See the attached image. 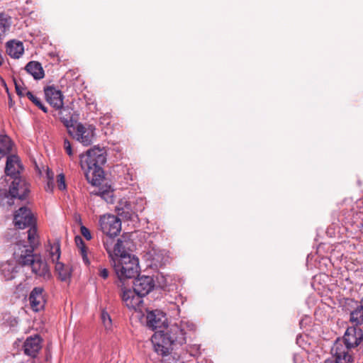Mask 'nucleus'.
<instances>
[{"label":"nucleus","instance_id":"32","mask_svg":"<svg viewBox=\"0 0 363 363\" xmlns=\"http://www.w3.org/2000/svg\"><path fill=\"white\" fill-rule=\"evenodd\" d=\"M101 318L102 323H103L106 330H111L112 320H111L109 314L107 312L103 311L101 313Z\"/></svg>","mask_w":363,"mask_h":363},{"label":"nucleus","instance_id":"2","mask_svg":"<svg viewBox=\"0 0 363 363\" xmlns=\"http://www.w3.org/2000/svg\"><path fill=\"white\" fill-rule=\"evenodd\" d=\"M28 240L29 247L24 242L16 243L13 247V255L18 259L19 263L23 266L30 267L32 272L38 277L48 279L50 277L47 262L36 255H33V250L39 245V238L37 234V228H31L28 230Z\"/></svg>","mask_w":363,"mask_h":363},{"label":"nucleus","instance_id":"11","mask_svg":"<svg viewBox=\"0 0 363 363\" xmlns=\"http://www.w3.org/2000/svg\"><path fill=\"white\" fill-rule=\"evenodd\" d=\"M13 222L15 225L19 229H24L27 227L30 226L29 230L31 228H35L34 224V218L33 216L30 211L26 207L20 208L14 214Z\"/></svg>","mask_w":363,"mask_h":363},{"label":"nucleus","instance_id":"38","mask_svg":"<svg viewBox=\"0 0 363 363\" xmlns=\"http://www.w3.org/2000/svg\"><path fill=\"white\" fill-rule=\"evenodd\" d=\"M16 89L17 94L19 96H24V95L26 96V91H27L26 89H21L19 85H18L17 84H16Z\"/></svg>","mask_w":363,"mask_h":363},{"label":"nucleus","instance_id":"3","mask_svg":"<svg viewBox=\"0 0 363 363\" xmlns=\"http://www.w3.org/2000/svg\"><path fill=\"white\" fill-rule=\"evenodd\" d=\"M81 169L86 179L93 186H99L104 178L103 166L106 162V151L94 146L79 156Z\"/></svg>","mask_w":363,"mask_h":363},{"label":"nucleus","instance_id":"26","mask_svg":"<svg viewBox=\"0 0 363 363\" xmlns=\"http://www.w3.org/2000/svg\"><path fill=\"white\" fill-rule=\"evenodd\" d=\"M13 147V143L11 138L6 135H0V155L4 157L9 154Z\"/></svg>","mask_w":363,"mask_h":363},{"label":"nucleus","instance_id":"29","mask_svg":"<svg viewBox=\"0 0 363 363\" xmlns=\"http://www.w3.org/2000/svg\"><path fill=\"white\" fill-rule=\"evenodd\" d=\"M26 96L44 113L48 112V108L41 101V100L38 97L35 96L31 91H26Z\"/></svg>","mask_w":363,"mask_h":363},{"label":"nucleus","instance_id":"9","mask_svg":"<svg viewBox=\"0 0 363 363\" xmlns=\"http://www.w3.org/2000/svg\"><path fill=\"white\" fill-rule=\"evenodd\" d=\"M121 297L125 306L130 310L141 311L143 308L144 297L138 294L134 289L122 288Z\"/></svg>","mask_w":363,"mask_h":363},{"label":"nucleus","instance_id":"6","mask_svg":"<svg viewBox=\"0 0 363 363\" xmlns=\"http://www.w3.org/2000/svg\"><path fill=\"white\" fill-rule=\"evenodd\" d=\"M68 134L84 146L90 145L95 138V128L92 125L77 122L67 131Z\"/></svg>","mask_w":363,"mask_h":363},{"label":"nucleus","instance_id":"28","mask_svg":"<svg viewBox=\"0 0 363 363\" xmlns=\"http://www.w3.org/2000/svg\"><path fill=\"white\" fill-rule=\"evenodd\" d=\"M75 242H76L77 245L80 249V252H81V255L82 257L83 261L84 262V263L86 264H89V261L87 257L86 247H85V245L84 243L82 238L79 236H76Z\"/></svg>","mask_w":363,"mask_h":363},{"label":"nucleus","instance_id":"37","mask_svg":"<svg viewBox=\"0 0 363 363\" xmlns=\"http://www.w3.org/2000/svg\"><path fill=\"white\" fill-rule=\"evenodd\" d=\"M99 274L101 278H103L104 279H106L108 277L109 272L107 269L101 268V269H99Z\"/></svg>","mask_w":363,"mask_h":363},{"label":"nucleus","instance_id":"31","mask_svg":"<svg viewBox=\"0 0 363 363\" xmlns=\"http://www.w3.org/2000/svg\"><path fill=\"white\" fill-rule=\"evenodd\" d=\"M114 238H110L107 236V238L104 240V246L108 254V257H113V245H114Z\"/></svg>","mask_w":363,"mask_h":363},{"label":"nucleus","instance_id":"27","mask_svg":"<svg viewBox=\"0 0 363 363\" xmlns=\"http://www.w3.org/2000/svg\"><path fill=\"white\" fill-rule=\"evenodd\" d=\"M350 321L354 323L356 325L363 323V297L361 301V306L351 312Z\"/></svg>","mask_w":363,"mask_h":363},{"label":"nucleus","instance_id":"33","mask_svg":"<svg viewBox=\"0 0 363 363\" xmlns=\"http://www.w3.org/2000/svg\"><path fill=\"white\" fill-rule=\"evenodd\" d=\"M96 194L100 196L106 202H112L113 191L110 190V188L106 190L99 189Z\"/></svg>","mask_w":363,"mask_h":363},{"label":"nucleus","instance_id":"15","mask_svg":"<svg viewBox=\"0 0 363 363\" xmlns=\"http://www.w3.org/2000/svg\"><path fill=\"white\" fill-rule=\"evenodd\" d=\"M40 348L41 339L38 335L28 337L23 344L24 353L31 357H35Z\"/></svg>","mask_w":363,"mask_h":363},{"label":"nucleus","instance_id":"23","mask_svg":"<svg viewBox=\"0 0 363 363\" xmlns=\"http://www.w3.org/2000/svg\"><path fill=\"white\" fill-rule=\"evenodd\" d=\"M48 251L52 261L53 262H58L61 255L60 240H55L52 242H49Z\"/></svg>","mask_w":363,"mask_h":363},{"label":"nucleus","instance_id":"35","mask_svg":"<svg viewBox=\"0 0 363 363\" xmlns=\"http://www.w3.org/2000/svg\"><path fill=\"white\" fill-rule=\"evenodd\" d=\"M57 187L60 190H65L67 188L65 183V177L64 174L61 173L57 175Z\"/></svg>","mask_w":363,"mask_h":363},{"label":"nucleus","instance_id":"24","mask_svg":"<svg viewBox=\"0 0 363 363\" xmlns=\"http://www.w3.org/2000/svg\"><path fill=\"white\" fill-rule=\"evenodd\" d=\"M11 18L6 13H0V40L5 36L11 26Z\"/></svg>","mask_w":363,"mask_h":363},{"label":"nucleus","instance_id":"30","mask_svg":"<svg viewBox=\"0 0 363 363\" xmlns=\"http://www.w3.org/2000/svg\"><path fill=\"white\" fill-rule=\"evenodd\" d=\"M186 352L190 356L197 357L201 355V345L199 344H189L186 346Z\"/></svg>","mask_w":363,"mask_h":363},{"label":"nucleus","instance_id":"34","mask_svg":"<svg viewBox=\"0 0 363 363\" xmlns=\"http://www.w3.org/2000/svg\"><path fill=\"white\" fill-rule=\"evenodd\" d=\"M63 147L66 153L69 157L70 160H72L74 158V152L72 147V145L67 139L64 140Z\"/></svg>","mask_w":363,"mask_h":363},{"label":"nucleus","instance_id":"12","mask_svg":"<svg viewBox=\"0 0 363 363\" xmlns=\"http://www.w3.org/2000/svg\"><path fill=\"white\" fill-rule=\"evenodd\" d=\"M18 262H19L18 259H16L13 256V259L1 264L0 274L6 281L12 280L16 277L21 268Z\"/></svg>","mask_w":363,"mask_h":363},{"label":"nucleus","instance_id":"39","mask_svg":"<svg viewBox=\"0 0 363 363\" xmlns=\"http://www.w3.org/2000/svg\"><path fill=\"white\" fill-rule=\"evenodd\" d=\"M53 186H54L53 182L48 181L47 184L45 188L47 191H52L53 189Z\"/></svg>","mask_w":363,"mask_h":363},{"label":"nucleus","instance_id":"40","mask_svg":"<svg viewBox=\"0 0 363 363\" xmlns=\"http://www.w3.org/2000/svg\"><path fill=\"white\" fill-rule=\"evenodd\" d=\"M47 177H48V181L53 182L54 174H53V172L52 171L48 170V172H47Z\"/></svg>","mask_w":363,"mask_h":363},{"label":"nucleus","instance_id":"19","mask_svg":"<svg viewBox=\"0 0 363 363\" xmlns=\"http://www.w3.org/2000/svg\"><path fill=\"white\" fill-rule=\"evenodd\" d=\"M116 211L119 216L126 219H132L133 216H136L137 212L131 203L126 199H122L118 202Z\"/></svg>","mask_w":363,"mask_h":363},{"label":"nucleus","instance_id":"14","mask_svg":"<svg viewBox=\"0 0 363 363\" xmlns=\"http://www.w3.org/2000/svg\"><path fill=\"white\" fill-rule=\"evenodd\" d=\"M332 357L327 359L325 363H348L352 360L351 354L343 351L342 346L335 342L331 349Z\"/></svg>","mask_w":363,"mask_h":363},{"label":"nucleus","instance_id":"17","mask_svg":"<svg viewBox=\"0 0 363 363\" xmlns=\"http://www.w3.org/2000/svg\"><path fill=\"white\" fill-rule=\"evenodd\" d=\"M45 95L48 102L54 108H60L63 105V95L60 90L52 86L45 89Z\"/></svg>","mask_w":363,"mask_h":363},{"label":"nucleus","instance_id":"5","mask_svg":"<svg viewBox=\"0 0 363 363\" xmlns=\"http://www.w3.org/2000/svg\"><path fill=\"white\" fill-rule=\"evenodd\" d=\"M115 273L120 281L135 277L140 271L139 259L134 255H123L111 261Z\"/></svg>","mask_w":363,"mask_h":363},{"label":"nucleus","instance_id":"13","mask_svg":"<svg viewBox=\"0 0 363 363\" xmlns=\"http://www.w3.org/2000/svg\"><path fill=\"white\" fill-rule=\"evenodd\" d=\"M155 287V281L152 277H138L133 283V289L143 296L147 295Z\"/></svg>","mask_w":363,"mask_h":363},{"label":"nucleus","instance_id":"7","mask_svg":"<svg viewBox=\"0 0 363 363\" xmlns=\"http://www.w3.org/2000/svg\"><path fill=\"white\" fill-rule=\"evenodd\" d=\"M363 340V332L357 327H348L342 339H337L335 342L340 343L343 351L350 354L351 350L357 347Z\"/></svg>","mask_w":363,"mask_h":363},{"label":"nucleus","instance_id":"18","mask_svg":"<svg viewBox=\"0 0 363 363\" xmlns=\"http://www.w3.org/2000/svg\"><path fill=\"white\" fill-rule=\"evenodd\" d=\"M57 111V117L63 125L66 127L67 130H69L70 128L77 121L73 118L72 109L69 106H61L60 108H56Z\"/></svg>","mask_w":363,"mask_h":363},{"label":"nucleus","instance_id":"4","mask_svg":"<svg viewBox=\"0 0 363 363\" xmlns=\"http://www.w3.org/2000/svg\"><path fill=\"white\" fill-rule=\"evenodd\" d=\"M22 166L20 162L19 157L12 155L7 157L5 172L7 176L13 179L9 186V190H4L0 193V197L3 202L4 199H7L6 203L9 206L13 204V199L18 198L23 200L29 192V187L25 180L18 177Z\"/></svg>","mask_w":363,"mask_h":363},{"label":"nucleus","instance_id":"1","mask_svg":"<svg viewBox=\"0 0 363 363\" xmlns=\"http://www.w3.org/2000/svg\"><path fill=\"white\" fill-rule=\"evenodd\" d=\"M196 331V325L189 320H181L172 324L166 330L156 331L152 337L155 351L159 355L166 356L171 350L182 346L189 340L194 338Z\"/></svg>","mask_w":363,"mask_h":363},{"label":"nucleus","instance_id":"16","mask_svg":"<svg viewBox=\"0 0 363 363\" xmlns=\"http://www.w3.org/2000/svg\"><path fill=\"white\" fill-rule=\"evenodd\" d=\"M43 293V288L35 287L30 294L28 300L30 307L34 311H39L44 308L45 301Z\"/></svg>","mask_w":363,"mask_h":363},{"label":"nucleus","instance_id":"10","mask_svg":"<svg viewBox=\"0 0 363 363\" xmlns=\"http://www.w3.org/2000/svg\"><path fill=\"white\" fill-rule=\"evenodd\" d=\"M147 325L152 330H166L168 327L165 313L160 310H154L147 313Z\"/></svg>","mask_w":363,"mask_h":363},{"label":"nucleus","instance_id":"25","mask_svg":"<svg viewBox=\"0 0 363 363\" xmlns=\"http://www.w3.org/2000/svg\"><path fill=\"white\" fill-rule=\"evenodd\" d=\"M55 271L61 281H67L71 277L70 268L59 261L55 262Z\"/></svg>","mask_w":363,"mask_h":363},{"label":"nucleus","instance_id":"36","mask_svg":"<svg viewBox=\"0 0 363 363\" xmlns=\"http://www.w3.org/2000/svg\"><path fill=\"white\" fill-rule=\"evenodd\" d=\"M80 233L87 240H90L92 238L90 230L83 225H81L80 226Z\"/></svg>","mask_w":363,"mask_h":363},{"label":"nucleus","instance_id":"20","mask_svg":"<svg viewBox=\"0 0 363 363\" xmlns=\"http://www.w3.org/2000/svg\"><path fill=\"white\" fill-rule=\"evenodd\" d=\"M6 52L12 58H20L24 52L23 43L16 40L8 41L6 43Z\"/></svg>","mask_w":363,"mask_h":363},{"label":"nucleus","instance_id":"22","mask_svg":"<svg viewBox=\"0 0 363 363\" xmlns=\"http://www.w3.org/2000/svg\"><path fill=\"white\" fill-rule=\"evenodd\" d=\"M125 241L121 238H118L113 245V257H111V261L116 259L118 257L124 255H130V254L125 251Z\"/></svg>","mask_w":363,"mask_h":363},{"label":"nucleus","instance_id":"21","mask_svg":"<svg viewBox=\"0 0 363 363\" xmlns=\"http://www.w3.org/2000/svg\"><path fill=\"white\" fill-rule=\"evenodd\" d=\"M25 70L35 79H41L45 76V72L41 64L37 61H30L25 67Z\"/></svg>","mask_w":363,"mask_h":363},{"label":"nucleus","instance_id":"8","mask_svg":"<svg viewBox=\"0 0 363 363\" xmlns=\"http://www.w3.org/2000/svg\"><path fill=\"white\" fill-rule=\"evenodd\" d=\"M99 225L103 233L110 238L116 237L121 230V220L112 214L101 216L99 219Z\"/></svg>","mask_w":363,"mask_h":363}]
</instances>
